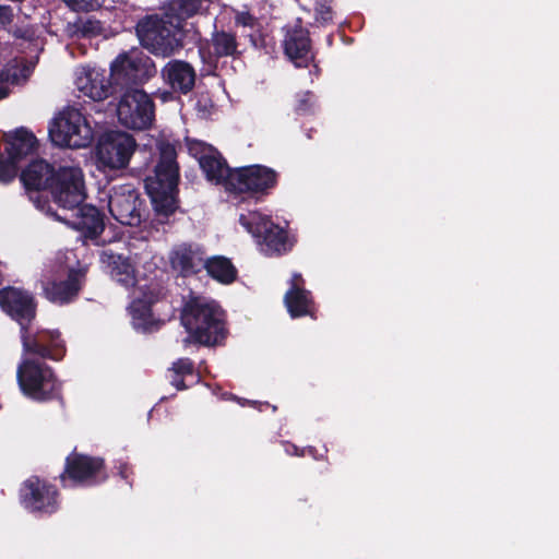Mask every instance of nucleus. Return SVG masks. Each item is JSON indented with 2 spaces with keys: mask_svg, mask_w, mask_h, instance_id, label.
<instances>
[{
  "mask_svg": "<svg viewBox=\"0 0 559 559\" xmlns=\"http://www.w3.org/2000/svg\"><path fill=\"white\" fill-rule=\"evenodd\" d=\"M153 73L152 60L138 49L120 53L110 64V76L117 83H141Z\"/></svg>",
  "mask_w": 559,
  "mask_h": 559,
  "instance_id": "2eb2a0df",
  "label": "nucleus"
},
{
  "mask_svg": "<svg viewBox=\"0 0 559 559\" xmlns=\"http://www.w3.org/2000/svg\"><path fill=\"white\" fill-rule=\"evenodd\" d=\"M162 76L167 85L177 93L188 94L195 83V71L186 61L171 60L162 70Z\"/></svg>",
  "mask_w": 559,
  "mask_h": 559,
  "instance_id": "412c9836",
  "label": "nucleus"
},
{
  "mask_svg": "<svg viewBox=\"0 0 559 559\" xmlns=\"http://www.w3.org/2000/svg\"><path fill=\"white\" fill-rule=\"evenodd\" d=\"M156 146L159 159L154 174L145 179V189L157 213L169 215L176 210V191L179 168L176 163V150L164 134L156 140H148L144 147Z\"/></svg>",
  "mask_w": 559,
  "mask_h": 559,
  "instance_id": "7ed1b4c3",
  "label": "nucleus"
},
{
  "mask_svg": "<svg viewBox=\"0 0 559 559\" xmlns=\"http://www.w3.org/2000/svg\"><path fill=\"white\" fill-rule=\"evenodd\" d=\"M200 167L209 181L222 185L226 189V181L233 170L228 168L225 160L216 150L214 151V154H211L207 158L202 157V164Z\"/></svg>",
  "mask_w": 559,
  "mask_h": 559,
  "instance_id": "bb28decb",
  "label": "nucleus"
},
{
  "mask_svg": "<svg viewBox=\"0 0 559 559\" xmlns=\"http://www.w3.org/2000/svg\"><path fill=\"white\" fill-rule=\"evenodd\" d=\"M173 384H174L177 389H179V390H181V389H183V388H185V385H183V383H182V380H179V379H177V378H175V379L173 380Z\"/></svg>",
  "mask_w": 559,
  "mask_h": 559,
  "instance_id": "ea45409f",
  "label": "nucleus"
},
{
  "mask_svg": "<svg viewBox=\"0 0 559 559\" xmlns=\"http://www.w3.org/2000/svg\"><path fill=\"white\" fill-rule=\"evenodd\" d=\"M260 406L271 407L269 404H260Z\"/></svg>",
  "mask_w": 559,
  "mask_h": 559,
  "instance_id": "a19ab883",
  "label": "nucleus"
},
{
  "mask_svg": "<svg viewBox=\"0 0 559 559\" xmlns=\"http://www.w3.org/2000/svg\"><path fill=\"white\" fill-rule=\"evenodd\" d=\"M117 117L126 128L144 130L154 120V104L144 91L128 90L120 97L117 106Z\"/></svg>",
  "mask_w": 559,
  "mask_h": 559,
  "instance_id": "ddd939ff",
  "label": "nucleus"
},
{
  "mask_svg": "<svg viewBox=\"0 0 559 559\" xmlns=\"http://www.w3.org/2000/svg\"><path fill=\"white\" fill-rule=\"evenodd\" d=\"M7 153L13 162H20L22 158L34 153L37 147V140L34 134L23 128L7 135Z\"/></svg>",
  "mask_w": 559,
  "mask_h": 559,
  "instance_id": "393cba45",
  "label": "nucleus"
},
{
  "mask_svg": "<svg viewBox=\"0 0 559 559\" xmlns=\"http://www.w3.org/2000/svg\"><path fill=\"white\" fill-rule=\"evenodd\" d=\"M17 383L24 395L35 401L58 397L61 383L52 369L44 362L23 358L16 370Z\"/></svg>",
  "mask_w": 559,
  "mask_h": 559,
  "instance_id": "1a4fd4ad",
  "label": "nucleus"
},
{
  "mask_svg": "<svg viewBox=\"0 0 559 559\" xmlns=\"http://www.w3.org/2000/svg\"><path fill=\"white\" fill-rule=\"evenodd\" d=\"M63 489L94 487L108 479L105 460L74 449L64 459L63 471L57 477Z\"/></svg>",
  "mask_w": 559,
  "mask_h": 559,
  "instance_id": "0eeeda50",
  "label": "nucleus"
},
{
  "mask_svg": "<svg viewBox=\"0 0 559 559\" xmlns=\"http://www.w3.org/2000/svg\"><path fill=\"white\" fill-rule=\"evenodd\" d=\"M284 48L296 67H306L313 59L308 32L300 26L287 31Z\"/></svg>",
  "mask_w": 559,
  "mask_h": 559,
  "instance_id": "4be33fe9",
  "label": "nucleus"
},
{
  "mask_svg": "<svg viewBox=\"0 0 559 559\" xmlns=\"http://www.w3.org/2000/svg\"><path fill=\"white\" fill-rule=\"evenodd\" d=\"M12 19V11L8 7L0 5V23H10Z\"/></svg>",
  "mask_w": 559,
  "mask_h": 559,
  "instance_id": "58836bf2",
  "label": "nucleus"
},
{
  "mask_svg": "<svg viewBox=\"0 0 559 559\" xmlns=\"http://www.w3.org/2000/svg\"><path fill=\"white\" fill-rule=\"evenodd\" d=\"M100 261L108 270L111 277L126 287H136L132 290L131 302L128 307L133 326L136 330L150 331L158 324L153 312V306L159 298L157 285L146 282L141 283L135 278L134 267L129 259L115 253L111 249L102 251Z\"/></svg>",
  "mask_w": 559,
  "mask_h": 559,
  "instance_id": "f03ea898",
  "label": "nucleus"
},
{
  "mask_svg": "<svg viewBox=\"0 0 559 559\" xmlns=\"http://www.w3.org/2000/svg\"><path fill=\"white\" fill-rule=\"evenodd\" d=\"M52 218L71 224V226L84 234L85 238H95L104 229V222L99 211L92 205L80 207L75 215L68 217L53 211L49 214Z\"/></svg>",
  "mask_w": 559,
  "mask_h": 559,
  "instance_id": "aec40b11",
  "label": "nucleus"
},
{
  "mask_svg": "<svg viewBox=\"0 0 559 559\" xmlns=\"http://www.w3.org/2000/svg\"><path fill=\"white\" fill-rule=\"evenodd\" d=\"M12 81V82H16V76L15 74H11L10 72H0V83H2L3 81ZM9 94V88L7 85H3V84H0V99L7 97Z\"/></svg>",
  "mask_w": 559,
  "mask_h": 559,
  "instance_id": "e433bc0d",
  "label": "nucleus"
},
{
  "mask_svg": "<svg viewBox=\"0 0 559 559\" xmlns=\"http://www.w3.org/2000/svg\"><path fill=\"white\" fill-rule=\"evenodd\" d=\"M1 308L21 325L24 331L35 318L36 305L31 294L20 288H4L0 290Z\"/></svg>",
  "mask_w": 559,
  "mask_h": 559,
  "instance_id": "a211bd4d",
  "label": "nucleus"
},
{
  "mask_svg": "<svg viewBox=\"0 0 559 559\" xmlns=\"http://www.w3.org/2000/svg\"><path fill=\"white\" fill-rule=\"evenodd\" d=\"M16 163L9 158L7 162L0 160V181L9 182L16 175Z\"/></svg>",
  "mask_w": 559,
  "mask_h": 559,
  "instance_id": "473e14b6",
  "label": "nucleus"
},
{
  "mask_svg": "<svg viewBox=\"0 0 559 559\" xmlns=\"http://www.w3.org/2000/svg\"><path fill=\"white\" fill-rule=\"evenodd\" d=\"M238 221L245 230L257 239L261 251L265 254L286 252L295 243L294 236L258 211L240 213Z\"/></svg>",
  "mask_w": 559,
  "mask_h": 559,
  "instance_id": "6e6552de",
  "label": "nucleus"
},
{
  "mask_svg": "<svg viewBox=\"0 0 559 559\" xmlns=\"http://www.w3.org/2000/svg\"><path fill=\"white\" fill-rule=\"evenodd\" d=\"M21 180L35 206L49 214L52 209L41 201L43 190L49 188L53 203L63 211H74L85 199L83 173L79 167H61L57 173L43 159L34 160L21 174Z\"/></svg>",
  "mask_w": 559,
  "mask_h": 559,
  "instance_id": "f257e3e1",
  "label": "nucleus"
},
{
  "mask_svg": "<svg viewBox=\"0 0 559 559\" xmlns=\"http://www.w3.org/2000/svg\"><path fill=\"white\" fill-rule=\"evenodd\" d=\"M80 29L85 36H106L103 23L95 19H86L82 21Z\"/></svg>",
  "mask_w": 559,
  "mask_h": 559,
  "instance_id": "7c9ffc66",
  "label": "nucleus"
},
{
  "mask_svg": "<svg viewBox=\"0 0 559 559\" xmlns=\"http://www.w3.org/2000/svg\"><path fill=\"white\" fill-rule=\"evenodd\" d=\"M181 321L189 334L185 342L215 345L225 336L224 312L213 300L193 298L186 305Z\"/></svg>",
  "mask_w": 559,
  "mask_h": 559,
  "instance_id": "20e7f679",
  "label": "nucleus"
},
{
  "mask_svg": "<svg viewBox=\"0 0 559 559\" xmlns=\"http://www.w3.org/2000/svg\"><path fill=\"white\" fill-rule=\"evenodd\" d=\"M236 51V38L233 34L226 32H216L213 34L212 40L207 45V55H210V57L233 56Z\"/></svg>",
  "mask_w": 559,
  "mask_h": 559,
  "instance_id": "c85d7f7f",
  "label": "nucleus"
},
{
  "mask_svg": "<svg viewBox=\"0 0 559 559\" xmlns=\"http://www.w3.org/2000/svg\"><path fill=\"white\" fill-rule=\"evenodd\" d=\"M305 282L300 274L290 278V288L285 294V305L293 318L312 316L313 304L311 294L304 288Z\"/></svg>",
  "mask_w": 559,
  "mask_h": 559,
  "instance_id": "5701e85b",
  "label": "nucleus"
},
{
  "mask_svg": "<svg viewBox=\"0 0 559 559\" xmlns=\"http://www.w3.org/2000/svg\"><path fill=\"white\" fill-rule=\"evenodd\" d=\"M316 17L318 21L325 23L331 21L332 11L328 0H319L316 5Z\"/></svg>",
  "mask_w": 559,
  "mask_h": 559,
  "instance_id": "f704fd0d",
  "label": "nucleus"
},
{
  "mask_svg": "<svg viewBox=\"0 0 559 559\" xmlns=\"http://www.w3.org/2000/svg\"><path fill=\"white\" fill-rule=\"evenodd\" d=\"M25 354L38 355L43 358L60 360L66 353V345L58 331H39L36 334L22 331Z\"/></svg>",
  "mask_w": 559,
  "mask_h": 559,
  "instance_id": "6ab92c4d",
  "label": "nucleus"
},
{
  "mask_svg": "<svg viewBox=\"0 0 559 559\" xmlns=\"http://www.w3.org/2000/svg\"><path fill=\"white\" fill-rule=\"evenodd\" d=\"M276 173L265 166L252 165L237 168L226 181V191L263 193L276 185Z\"/></svg>",
  "mask_w": 559,
  "mask_h": 559,
  "instance_id": "4468645a",
  "label": "nucleus"
},
{
  "mask_svg": "<svg viewBox=\"0 0 559 559\" xmlns=\"http://www.w3.org/2000/svg\"><path fill=\"white\" fill-rule=\"evenodd\" d=\"M235 12V23L237 26L248 27L253 29L258 21L247 11H234Z\"/></svg>",
  "mask_w": 559,
  "mask_h": 559,
  "instance_id": "72a5a7b5",
  "label": "nucleus"
},
{
  "mask_svg": "<svg viewBox=\"0 0 559 559\" xmlns=\"http://www.w3.org/2000/svg\"><path fill=\"white\" fill-rule=\"evenodd\" d=\"M207 274L219 282L221 284L228 285L237 277V270L231 261L225 257H213L203 261V265Z\"/></svg>",
  "mask_w": 559,
  "mask_h": 559,
  "instance_id": "cd10ccee",
  "label": "nucleus"
},
{
  "mask_svg": "<svg viewBox=\"0 0 559 559\" xmlns=\"http://www.w3.org/2000/svg\"><path fill=\"white\" fill-rule=\"evenodd\" d=\"M73 11H93L100 7L102 0H62Z\"/></svg>",
  "mask_w": 559,
  "mask_h": 559,
  "instance_id": "2f4dec72",
  "label": "nucleus"
},
{
  "mask_svg": "<svg viewBox=\"0 0 559 559\" xmlns=\"http://www.w3.org/2000/svg\"><path fill=\"white\" fill-rule=\"evenodd\" d=\"M76 255L68 250L59 253L44 274L43 289L55 304L71 301L79 293L83 272L75 267Z\"/></svg>",
  "mask_w": 559,
  "mask_h": 559,
  "instance_id": "39448f33",
  "label": "nucleus"
},
{
  "mask_svg": "<svg viewBox=\"0 0 559 559\" xmlns=\"http://www.w3.org/2000/svg\"><path fill=\"white\" fill-rule=\"evenodd\" d=\"M171 370L177 376H185L192 373V364L189 359H179L174 362Z\"/></svg>",
  "mask_w": 559,
  "mask_h": 559,
  "instance_id": "c9c22d12",
  "label": "nucleus"
},
{
  "mask_svg": "<svg viewBox=\"0 0 559 559\" xmlns=\"http://www.w3.org/2000/svg\"><path fill=\"white\" fill-rule=\"evenodd\" d=\"M48 134L59 147L85 148L94 141L95 127L80 109L67 107L52 118Z\"/></svg>",
  "mask_w": 559,
  "mask_h": 559,
  "instance_id": "423d86ee",
  "label": "nucleus"
},
{
  "mask_svg": "<svg viewBox=\"0 0 559 559\" xmlns=\"http://www.w3.org/2000/svg\"><path fill=\"white\" fill-rule=\"evenodd\" d=\"M136 150L132 135L122 131H110L103 134L95 146V165L104 174L122 170L129 166Z\"/></svg>",
  "mask_w": 559,
  "mask_h": 559,
  "instance_id": "9d476101",
  "label": "nucleus"
},
{
  "mask_svg": "<svg viewBox=\"0 0 559 559\" xmlns=\"http://www.w3.org/2000/svg\"><path fill=\"white\" fill-rule=\"evenodd\" d=\"M106 70L84 64L74 70L73 83L78 92L94 102H103L112 95V82Z\"/></svg>",
  "mask_w": 559,
  "mask_h": 559,
  "instance_id": "dca6fc26",
  "label": "nucleus"
},
{
  "mask_svg": "<svg viewBox=\"0 0 559 559\" xmlns=\"http://www.w3.org/2000/svg\"><path fill=\"white\" fill-rule=\"evenodd\" d=\"M19 501L31 514L50 516L59 511L61 495L56 485L37 475H32L21 484Z\"/></svg>",
  "mask_w": 559,
  "mask_h": 559,
  "instance_id": "f8f14e48",
  "label": "nucleus"
},
{
  "mask_svg": "<svg viewBox=\"0 0 559 559\" xmlns=\"http://www.w3.org/2000/svg\"><path fill=\"white\" fill-rule=\"evenodd\" d=\"M118 475L128 484L132 485L133 469L128 463H120L118 466Z\"/></svg>",
  "mask_w": 559,
  "mask_h": 559,
  "instance_id": "4c0bfd02",
  "label": "nucleus"
},
{
  "mask_svg": "<svg viewBox=\"0 0 559 559\" xmlns=\"http://www.w3.org/2000/svg\"><path fill=\"white\" fill-rule=\"evenodd\" d=\"M108 209L112 217L123 225L140 223L139 195L130 185L112 189L108 197Z\"/></svg>",
  "mask_w": 559,
  "mask_h": 559,
  "instance_id": "f3484780",
  "label": "nucleus"
},
{
  "mask_svg": "<svg viewBox=\"0 0 559 559\" xmlns=\"http://www.w3.org/2000/svg\"><path fill=\"white\" fill-rule=\"evenodd\" d=\"M169 261L173 269L182 275L192 274L203 265L200 250L186 243L178 245L171 250Z\"/></svg>",
  "mask_w": 559,
  "mask_h": 559,
  "instance_id": "b1692460",
  "label": "nucleus"
},
{
  "mask_svg": "<svg viewBox=\"0 0 559 559\" xmlns=\"http://www.w3.org/2000/svg\"><path fill=\"white\" fill-rule=\"evenodd\" d=\"M152 15L136 26L138 37L143 47L160 57L173 55L180 47V26L170 17Z\"/></svg>",
  "mask_w": 559,
  "mask_h": 559,
  "instance_id": "9b49d317",
  "label": "nucleus"
},
{
  "mask_svg": "<svg viewBox=\"0 0 559 559\" xmlns=\"http://www.w3.org/2000/svg\"><path fill=\"white\" fill-rule=\"evenodd\" d=\"M213 0H170L165 8L164 17H170L173 21L178 22L181 27V22L197 13H201L205 9V4Z\"/></svg>",
  "mask_w": 559,
  "mask_h": 559,
  "instance_id": "a878e982",
  "label": "nucleus"
},
{
  "mask_svg": "<svg viewBox=\"0 0 559 559\" xmlns=\"http://www.w3.org/2000/svg\"><path fill=\"white\" fill-rule=\"evenodd\" d=\"M187 146L189 154L199 162V165L202 164V157L207 158L215 151L213 146L198 140H188Z\"/></svg>",
  "mask_w": 559,
  "mask_h": 559,
  "instance_id": "c756f323",
  "label": "nucleus"
}]
</instances>
